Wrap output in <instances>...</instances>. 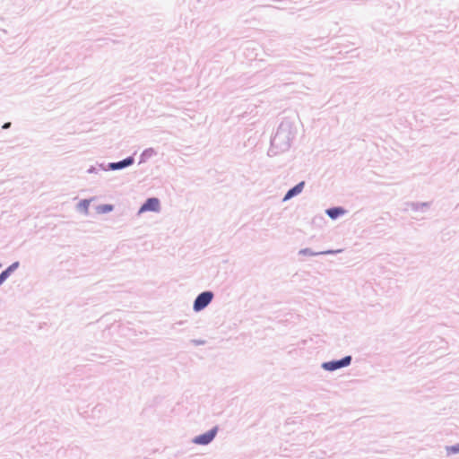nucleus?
Returning a JSON list of instances; mask_svg holds the SVG:
<instances>
[{
    "label": "nucleus",
    "instance_id": "1",
    "mask_svg": "<svg viewBox=\"0 0 459 459\" xmlns=\"http://www.w3.org/2000/svg\"><path fill=\"white\" fill-rule=\"evenodd\" d=\"M213 294L211 291H205L198 295L194 303V309L200 311L204 309L212 301Z\"/></svg>",
    "mask_w": 459,
    "mask_h": 459
},
{
    "label": "nucleus",
    "instance_id": "2",
    "mask_svg": "<svg viewBox=\"0 0 459 459\" xmlns=\"http://www.w3.org/2000/svg\"><path fill=\"white\" fill-rule=\"evenodd\" d=\"M351 356H346L340 360L329 361L323 364V368L326 370L333 371L342 367H346L351 363Z\"/></svg>",
    "mask_w": 459,
    "mask_h": 459
},
{
    "label": "nucleus",
    "instance_id": "3",
    "mask_svg": "<svg viewBox=\"0 0 459 459\" xmlns=\"http://www.w3.org/2000/svg\"><path fill=\"white\" fill-rule=\"evenodd\" d=\"M160 210V201L158 198H149L140 208L139 212H158Z\"/></svg>",
    "mask_w": 459,
    "mask_h": 459
},
{
    "label": "nucleus",
    "instance_id": "4",
    "mask_svg": "<svg viewBox=\"0 0 459 459\" xmlns=\"http://www.w3.org/2000/svg\"><path fill=\"white\" fill-rule=\"evenodd\" d=\"M217 429H212L204 434L195 437L193 441L197 445H207L214 438Z\"/></svg>",
    "mask_w": 459,
    "mask_h": 459
},
{
    "label": "nucleus",
    "instance_id": "5",
    "mask_svg": "<svg viewBox=\"0 0 459 459\" xmlns=\"http://www.w3.org/2000/svg\"><path fill=\"white\" fill-rule=\"evenodd\" d=\"M303 186H304V182H300L299 184L295 186L293 188L290 189L287 192L286 195L284 196L283 200L286 201V200L291 198L292 196H294L295 195L299 194L302 191Z\"/></svg>",
    "mask_w": 459,
    "mask_h": 459
},
{
    "label": "nucleus",
    "instance_id": "6",
    "mask_svg": "<svg viewBox=\"0 0 459 459\" xmlns=\"http://www.w3.org/2000/svg\"><path fill=\"white\" fill-rule=\"evenodd\" d=\"M133 159L132 158H127L122 161H119V162H117V163H111L110 164V168L113 169H123L128 165H131L133 163Z\"/></svg>",
    "mask_w": 459,
    "mask_h": 459
},
{
    "label": "nucleus",
    "instance_id": "7",
    "mask_svg": "<svg viewBox=\"0 0 459 459\" xmlns=\"http://www.w3.org/2000/svg\"><path fill=\"white\" fill-rule=\"evenodd\" d=\"M328 216L332 219H336L338 216L344 213V210L342 208H332L326 211Z\"/></svg>",
    "mask_w": 459,
    "mask_h": 459
},
{
    "label": "nucleus",
    "instance_id": "8",
    "mask_svg": "<svg viewBox=\"0 0 459 459\" xmlns=\"http://www.w3.org/2000/svg\"><path fill=\"white\" fill-rule=\"evenodd\" d=\"M332 253H333L332 251H325V252L316 253V252L311 251L308 248H305V249H302L299 251V254L304 255H320V254H332Z\"/></svg>",
    "mask_w": 459,
    "mask_h": 459
},
{
    "label": "nucleus",
    "instance_id": "9",
    "mask_svg": "<svg viewBox=\"0 0 459 459\" xmlns=\"http://www.w3.org/2000/svg\"><path fill=\"white\" fill-rule=\"evenodd\" d=\"M13 265L8 267L5 271L2 272L0 274V284H2L7 277L10 275L11 272L13 271Z\"/></svg>",
    "mask_w": 459,
    "mask_h": 459
},
{
    "label": "nucleus",
    "instance_id": "10",
    "mask_svg": "<svg viewBox=\"0 0 459 459\" xmlns=\"http://www.w3.org/2000/svg\"><path fill=\"white\" fill-rule=\"evenodd\" d=\"M98 212L100 213H106L108 212H111L113 210V206L111 204H103L100 205L98 208Z\"/></svg>",
    "mask_w": 459,
    "mask_h": 459
},
{
    "label": "nucleus",
    "instance_id": "11",
    "mask_svg": "<svg viewBox=\"0 0 459 459\" xmlns=\"http://www.w3.org/2000/svg\"><path fill=\"white\" fill-rule=\"evenodd\" d=\"M89 205H90V201L89 200H82L79 203V209L81 211H82L83 212L87 213L88 212V209H89Z\"/></svg>",
    "mask_w": 459,
    "mask_h": 459
},
{
    "label": "nucleus",
    "instance_id": "12",
    "mask_svg": "<svg viewBox=\"0 0 459 459\" xmlns=\"http://www.w3.org/2000/svg\"><path fill=\"white\" fill-rule=\"evenodd\" d=\"M446 452L448 455L459 453V444L446 447Z\"/></svg>",
    "mask_w": 459,
    "mask_h": 459
},
{
    "label": "nucleus",
    "instance_id": "13",
    "mask_svg": "<svg viewBox=\"0 0 459 459\" xmlns=\"http://www.w3.org/2000/svg\"><path fill=\"white\" fill-rule=\"evenodd\" d=\"M10 126V123H6L4 125L3 128H8Z\"/></svg>",
    "mask_w": 459,
    "mask_h": 459
}]
</instances>
